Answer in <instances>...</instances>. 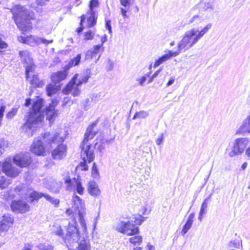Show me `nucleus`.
Masks as SVG:
<instances>
[{"instance_id":"f257e3e1","label":"nucleus","mask_w":250,"mask_h":250,"mask_svg":"<svg viewBox=\"0 0 250 250\" xmlns=\"http://www.w3.org/2000/svg\"><path fill=\"white\" fill-rule=\"evenodd\" d=\"M58 103L57 100L52 101V104L47 106L45 111L43 113L41 112V109L43 106L42 99L37 100L32 106V109L29 112L26 120L22 128L28 135H32V132L35 129L37 125L42 122L44 118L45 113L46 119L50 123L53 122L58 115L57 111L55 110V106Z\"/></svg>"},{"instance_id":"f03ea898","label":"nucleus","mask_w":250,"mask_h":250,"mask_svg":"<svg viewBox=\"0 0 250 250\" xmlns=\"http://www.w3.org/2000/svg\"><path fill=\"white\" fill-rule=\"evenodd\" d=\"M212 23H208L204 27H193L184 34L182 40L178 43L177 51L179 53L191 48L211 29Z\"/></svg>"},{"instance_id":"7ed1b4c3","label":"nucleus","mask_w":250,"mask_h":250,"mask_svg":"<svg viewBox=\"0 0 250 250\" xmlns=\"http://www.w3.org/2000/svg\"><path fill=\"white\" fill-rule=\"evenodd\" d=\"M74 221L69 223L64 241L69 250H91L89 243L84 237L80 236L78 229Z\"/></svg>"},{"instance_id":"20e7f679","label":"nucleus","mask_w":250,"mask_h":250,"mask_svg":"<svg viewBox=\"0 0 250 250\" xmlns=\"http://www.w3.org/2000/svg\"><path fill=\"white\" fill-rule=\"evenodd\" d=\"M96 125V123H93L89 125L84 134V137L81 145V157L83 158V162H81L77 167L78 169L82 170H87L88 166L86 165V162L90 163L94 159L93 150L91 149V146L87 142L89 140L92 139L95 135L96 132L94 131L93 129Z\"/></svg>"},{"instance_id":"39448f33","label":"nucleus","mask_w":250,"mask_h":250,"mask_svg":"<svg viewBox=\"0 0 250 250\" xmlns=\"http://www.w3.org/2000/svg\"><path fill=\"white\" fill-rule=\"evenodd\" d=\"M45 142L48 144H56L58 146L52 152V156L54 159L61 160L66 155V146L62 143L65 138V134L59 130L53 134L45 133L43 136Z\"/></svg>"},{"instance_id":"423d86ee","label":"nucleus","mask_w":250,"mask_h":250,"mask_svg":"<svg viewBox=\"0 0 250 250\" xmlns=\"http://www.w3.org/2000/svg\"><path fill=\"white\" fill-rule=\"evenodd\" d=\"M11 12L16 25L22 31L27 30L28 21L35 17L34 12L28 10L24 6L15 5L12 8Z\"/></svg>"},{"instance_id":"0eeeda50","label":"nucleus","mask_w":250,"mask_h":250,"mask_svg":"<svg viewBox=\"0 0 250 250\" xmlns=\"http://www.w3.org/2000/svg\"><path fill=\"white\" fill-rule=\"evenodd\" d=\"M90 70L87 69L85 74H75L65 87L63 89L62 93L65 95L71 93L74 97L78 96L81 91L79 86L83 83H87L90 77Z\"/></svg>"},{"instance_id":"6e6552de","label":"nucleus","mask_w":250,"mask_h":250,"mask_svg":"<svg viewBox=\"0 0 250 250\" xmlns=\"http://www.w3.org/2000/svg\"><path fill=\"white\" fill-rule=\"evenodd\" d=\"M143 220L136 219L134 221L136 225L133 223L132 221H124L119 220L114 225V228L118 232L126 234L127 235H133L137 234L139 232V227L136 225H140Z\"/></svg>"},{"instance_id":"1a4fd4ad","label":"nucleus","mask_w":250,"mask_h":250,"mask_svg":"<svg viewBox=\"0 0 250 250\" xmlns=\"http://www.w3.org/2000/svg\"><path fill=\"white\" fill-rule=\"evenodd\" d=\"M72 208L75 212H77L79 217V222L83 232H86L87 229L86 224L84 219V216L85 214V209L83 201L78 195H74L72 199Z\"/></svg>"},{"instance_id":"9d476101","label":"nucleus","mask_w":250,"mask_h":250,"mask_svg":"<svg viewBox=\"0 0 250 250\" xmlns=\"http://www.w3.org/2000/svg\"><path fill=\"white\" fill-rule=\"evenodd\" d=\"M250 141L247 138L236 139L232 143L231 149L229 152V156L233 157L242 154L249 144Z\"/></svg>"},{"instance_id":"9b49d317","label":"nucleus","mask_w":250,"mask_h":250,"mask_svg":"<svg viewBox=\"0 0 250 250\" xmlns=\"http://www.w3.org/2000/svg\"><path fill=\"white\" fill-rule=\"evenodd\" d=\"M18 41L24 43H26L31 46H36L41 43L48 44L53 42V40H47L45 39L35 36L30 35L26 37H18Z\"/></svg>"},{"instance_id":"f8f14e48","label":"nucleus","mask_w":250,"mask_h":250,"mask_svg":"<svg viewBox=\"0 0 250 250\" xmlns=\"http://www.w3.org/2000/svg\"><path fill=\"white\" fill-rule=\"evenodd\" d=\"M42 197H44L46 200L50 202L56 207H58L60 203V200L59 199L52 198L48 194L37 192L36 191H32L29 193L28 201L31 203H33L34 201H38V200Z\"/></svg>"},{"instance_id":"ddd939ff","label":"nucleus","mask_w":250,"mask_h":250,"mask_svg":"<svg viewBox=\"0 0 250 250\" xmlns=\"http://www.w3.org/2000/svg\"><path fill=\"white\" fill-rule=\"evenodd\" d=\"M13 163L21 167H26L31 163V158L28 153H21L16 154L13 158Z\"/></svg>"},{"instance_id":"4468645a","label":"nucleus","mask_w":250,"mask_h":250,"mask_svg":"<svg viewBox=\"0 0 250 250\" xmlns=\"http://www.w3.org/2000/svg\"><path fill=\"white\" fill-rule=\"evenodd\" d=\"M65 174L64 180L65 183L67 185V188L70 189L73 186L77 192L80 195H82L83 193L84 188L82 186L81 182L76 179H74L73 181H72L70 178L68 172H66Z\"/></svg>"},{"instance_id":"2eb2a0df","label":"nucleus","mask_w":250,"mask_h":250,"mask_svg":"<svg viewBox=\"0 0 250 250\" xmlns=\"http://www.w3.org/2000/svg\"><path fill=\"white\" fill-rule=\"evenodd\" d=\"M104 47H102V44H98L94 45L93 48L88 50L85 53V59L91 60L95 58L97 55L98 57L96 61V62L99 60L101 54L104 51Z\"/></svg>"},{"instance_id":"dca6fc26","label":"nucleus","mask_w":250,"mask_h":250,"mask_svg":"<svg viewBox=\"0 0 250 250\" xmlns=\"http://www.w3.org/2000/svg\"><path fill=\"white\" fill-rule=\"evenodd\" d=\"M29 205L22 200L14 201L11 205L12 210L17 213H24L29 210Z\"/></svg>"},{"instance_id":"f3484780","label":"nucleus","mask_w":250,"mask_h":250,"mask_svg":"<svg viewBox=\"0 0 250 250\" xmlns=\"http://www.w3.org/2000/svg\"><path fill=\"white\" fill-rule=\"evenodd\" d=\"M31 151L37 155H43L45 149L42 142L39 139H36L30 148Z\"/></svg>"},{"instance_id":"a211bd4d","label":"nucleus","mask_w":250,"mask_h":250,"mask_svg":"<svg viewBox=\"0 0 250 250\" xmlns=\"http://www.w3.org/2000/svg\"><path fill=\"white\" fill-rule=\"evenodd\" d=\"M179 54V51H177V50L175 51H168L167 54H164L155 61L153 67L156 68L170 59L172 57L177 56Z\"/></svg>"},{"instance_id":"6ab92c4d","label":"nucleus","mask_w":250,"mask_h":250,"mask_svg":"<svg viewBox=\"0 0 250 250\" xmlns=\"http://www.w3.org/2000/svg\"><path fill=\"white\" fill-rule=\"evenodd\" d=\"M236 133L242 135L250 134V115L242 121Z\"/></svg>"},{"instance_id":"aec40b11","label":"nucleus","mask_w":250,"mask_h":250,"mask_svg":"<svg viewBox=\"0 0 250 250\" xmlns=\"http://www.w3.org/2000/svg\"><path fill=\"white\" fill-rule=\"evenodd\" d=\"M13 223V218L8 214L2 216L0 222V230L7 231Z\"/></svg>"},{"instance_id":"412c9836","label":"nucleus","mask_w":250,"mask_h":250,"mask_svg":"<svg viewBox=\"0 0 250 250\" xmlns=\"http://www.w3.org/2000/svg\"><path fill=\"white\" fill-rule=\"evenodd\" d=\"M194 9H199V12L202 13L205 11H212L213 8L212 3L210 2L208 0H202L198 5L195 6Z\"/></svg>"},{"instance_id":"4be33fe9","label":"nucleus","mask_w":250,"mask_h":250,"mask_svg":"<svg viewBox=\"0 0 250 250\" xmlns=\"http://www.w3.org/2000/svg\"><path fill=\"white\" fill-rule=\"evenodd\" d=\"M87 190L89 194L93 197H97L101 194V190L97 184L94 181L88 183Z\"/></svg>"},{"instance_id":"5701e85b","label":"nucleus","mask_w":250,"mask_h":250,"mask_svg":"<svg viewBox=\"0 0 250 250\" xmlns=\"http://www.w3.org/2000/svg\"><path fill=\"white\" fill-rule=\"evenodd\" d=\"M67 73L65 71H59L54 73L51 75V80L54 83H59L64 80L66 77Z\"/></svg>"},{"instance_id":"b1692460","label":"nucleus","mask_w":250,"mask_h":250,"mask_svg":"<svg viewBox=\"0 0 250 250\" xmlns=\"http://www.w3.org/2000/svg\"><path fill=\"white\" fill-rule=\"evenodd\" d=\"M19 56L22 62L26 63L31 64L32 59L30 56L29 52L27 50H23L19 51Z\"/></svg>"},{"instance_id":"393cba45","label":"nucleus","mask_w":250,"mask_h":250,"mask_svg":"<svg viewBox=\"0 0 250 250\" xmlns=\"http://www.w3.org/2000/svg\"><path fill=\"white\" fill-rule=\"evenodd\" d=\"M88 14L90 16L88 17L87 20V26L88 27H91L96 24L97 17L96 13L88 12Z\"/></svg>"},{"instance_id":"a878e982","label":"nucleus","mask_w":250,"mask_h":250,"mask_svg":"<svg viewBox=\"0 0 250 250\" xmlns=\"http://www.w3.org/2000/svg\"><path fill=\"white\" fill-rule=\"evenodd\" d=\"M106 143V140L104 139H98L95 144V147L102 152L105 147Z\"/></svg>"},{"instance_id":"bb28decb","label":"nucleus","mask_w":250,"mask_h":250,"mask_svg":"<svg viewBox=\"0 0 250 250\" xmlns=\"http://www.w3.org/2000/svg\"><path fill=\"white\" fill-rule=\"evenodd\" d=\"M129 238V242L134 245H139L142 242V236L137 234L132 235Z\"/></svg>"},{"instance_id":"cd10ccee","label":"nucleus","mask_w":250,"mask_h":250,"mask_svg":"<svg viewBox=\"0 0 250 250\" xmlns=\"http://www.w3.org/2000/svg\"><path fill=\"white\" fill-rule=\"evenodd\" d=\"M149 115V111L142 110L136 112L133 117V119H145L147 118Z\"/></svg>"},{"instance_id":"c85d7f7f","label":"nucleus","mask_w":250,"mask_h":250,"mask_svg":"<svg viewBox=\"0 0 250 250\" xmlns=\"http://www.w3.org/2000/svg\"><path fill=\"white\" fill-rule=\"evenodd\" d=\"M47 94L49 96H51L55 94L58 91L57 86L52 84H49L46 86Z\"/></svg>"},{"instance_id":"c756f323","label":"nucleus","mask_w":250,"mask_h":250,"mask_svg":"<svg viewBox=\"0 0 250 250\" xmlns=\"http://www.w3.org/2000/svg\"><path fill=\"white\" fill-rule=\"evenodd\" d=\"M11 180L8 179L4 177H1L0 179V188L1 189L6 188L11 183Z\"/></svg>"},{"instance_id":"7c9ffc66","label":"nucleus","mask_w":250,"mask_h":250,"mask_svg":"<svg viewBox=\"0 0 250 250\" xmlns=\"http://www.w3.org/2000/svg\"><path fill=\"white\" fill-rule=\"evenodd\" d=\"M81 59V54H78L73 59H72L69 62V67L76 66L78 65L80 62Z\"/></svg>"},{"instance_id":"2f4dec72","label":"nucleus","mask_w":250,"mask_h":250,"mask_svg":"<svg viewBox=\"0 0 250 250\" xmlns=\"http://www.w3.org/2000/svg\"><path fill=\"white\" fill-rule=\"evenodd\" d=\"M18 110V107H13L6 115V118L8 120H11L17 114Z\"/></svg>"},{"instance_id":"473e14b6","label":"nucleus","mask_w":250,"mask_h":250,"mask_svg":"<svg viewBox=\"0 0 250 250\" xmlns=\"http://www.w3.org/2000/svg\"><path fill=\"white\" fill-rule=\"evenodd\" d=\"M53 230L56 235L59 236L63 235V233L62 228L58 224H55L53 226Z\"/></svg>"},{"instance_id":"72a5a7b5","label":"nucleus","mask_w":250,"mask_h":250,"mask_svg":"<svg viewBox=\"0 0 250 250\" xmlns=\"http://www.w3.org/2000/svg\"><path fill=\"white\" fill-rule=\"evenodd\" d=\"M91 175L92 177L94 179H99L100 177L98 169L96 164L95 163H93V167H92Z\"/></svg>"},{"instance_id":"f704fd0d","label":"nucleus","mask_w":250,"mask_h":250,"mask_svg":"<svg viewBox=\"0 0 250 250\" xmlns=\"http://www.w3.org/2000/svg\"><path fill=\"white\" fill-rule=\"evenodd\" d=\"M15 191L20 195H21L22 198L26 199L25 196V188H23L22 185L18 186L15 188Z\"/></svg>"},{"instance_id":"c9c22d12","label":"nucleus","mask_w":250,"mask_h":250,"mask_svg":"<svg viewBox=\"0 0 250 250\" xmlns=\"http://www.w3.org/2000/svg\"><path fill=\"white\" fill-rule=\"evenodd\" d=\"M89 10L88 12H92L96 13L94 11V8L95 7H98L99 6V1L98 0H91L89 3Z\"/></svg>"},{"instance_id":"e433bc0d","label":"nucleus","mask_w":250,"mask_h":250,"mask_svg":"<svg viewBox=\"0 0 250 250\" xmlns=\"http://www.w3.org/2000/svg\"><path fill=\"white\" fill-rule=\"evenodd\" d=\"M192 224L186 222V224L184 225V226L183 227V229L181 231V234L183 236H185V235L187 233L188 230L191 228L192 227Z\"/></svg>"},{"instance_id":"4c0bfd02","label":"nucleus","mask_w":250,"mask_h":250,"mask_svg":"<svg viewBox=\"0 0 250 250\" xmlns=\"http://www.w3.org/2000/svg\"><path fill=\"white\" fill-rule=\"evenodd\" d=\"M242 244V241L239 240H232L229 242V246L230 247L234 248H239Z\"/></svg>"},{"instance_id":"58836bf2","label":"nucleus","mask_w":250,"mask_h":250,"mask_svg":"<svg viewBox=\"0 0 250 250\" xmlns=\"http://www.w3.org/2000/svg\"><path fill=\"white\" fill-rule=\"evenodd\" d=\"M208 199V198H206L205 200V201L203 202V203L201 205L200 212H199V213H201V214H205L207 212V208L208 207V203H207Z\"/></svg>"},{"instance_id":"ea45409f","label":"nucleus","mask_w":250,"mask_h":250,"mask_svg":"<svg viewBox=\"0 0 250 250\" xmlns=\"http://www.w3.org/2000/svg\"><path fill=\"white\" fill-rule=\"evenodd\" d=\"M66 214L68 216H70V218H74V215L78 213L77 212H75V210L72 208V207H71V208H68L66 209L65 212ZM75 218L73 219V220H74Z\"/></svg>"},{"instance_id":"a19ab883","label":"nucleus","mask_w":250,"mask_h":250,"mask_svg":"<svg viewBox=\"0 0 250 250\" xmlns=\"http://www.w3.org/2000/svg\"><path fill=\"white\" fill-rule=\"evenodd\" d=\"M27 65L25 66V75L27 80L29 78V73L32 71L33 69L32 62L31 61V64L27 63Z\"/></svg>"},{"instance_id":"79ce46f5","label":"nucleus","mask_w":250,"mask_h":250,"mask_svg":"<svg viewBox=\"0 0 250 250\" xmlns=\"http://www.w3.org/2000/svg\"><path fill=\"white\" fill-rule=\"evenodd\" d=\"M149 211L147 210V209L144 207H141L139 209L138 214L140 216H142L144 215L148 214Z\"/></svg>"},{"instance_id":"37998d69","label":"nucleus","mask_w":250,"mask_h":250,"mask_svg":"<svg viewBox=\"0 0 250 250\" xmlns=\"http://www.w3.org/2000/svg\"><path fill=\"white\" fill-rule=\"evenodd\" d=\"M201 17L199 15H195L191 18L188 21L189 24L197 23L201 20Z\"/></svg>"},{"instance_id":"c03bdc74","label":"nucleus","mask_w":250,"mask_h":250,"mask_svg":"<svg viewBox=\"0 0 250 250\" xmlns=\"http://www.w3.org/2000/svg\"><path fill=\"white\" fill-rule=\"evenodd\" d=\"M120 4L125 8H128L132 3V0H120Z\"/></svg>"},{"instance_id":"a18cd8bd","label":"nucleus","mask_w":250,"mask_h":250,"mask_svg":"<svg viewBox=\"0 0 250 250\" xmlns=\"http://www.w3.org/2000/svg\"><path fill=\"white\" fill-rule=\"evenodd\" d=\"M38 248L41 250H53V247L51 245H44L42 244H40L38 246Z\"/></svg>"},{"instance_id":"49530a36","label":"nucleus","mask_w":250,"mask_h":250,"mask_svg":"<svg viewBox=\"0 0 250 250\" xmlns=\"http://www.w3.org/2000/svg\"><path fill=\"white\" fill-rule=\"evenodd\" d=\"M94 33L91 31V30H89L87 32H85L84 34V39L86 40H92L93 37H94Z\"/></svg>"},{"instance_id":"de8ad7c7","label":"nucleus","mask_w":250,"mask_h":250,"mask_svg":"<svg viewBox=\"0 0 250 250\" xmlns=\"http://www.w3.org/2000/svg\"><path fill=\"white\" fill-rule=\"evenodd\" d=\"M31 83L33 84L39 86L40 85V81L37 75H33L31 80Z\"/></svg>"},{"instance_id":"09e8293b","label":"nucleus","mask_w":250,"mask_h":250,"mask_svg":"<svg viewBox=\"0 0 250 250\" xmlns=\"http://www.w3.org/2000/svg\"><path fill=\"white\" fill-rule=\"evenodd\" d=\"M114 66V63L113 61L109 59L107 62V66L106 67V69L107 71H111Z\"/></svg>"},{"instance_id":"8fccbe9b","label":"nucleus","mask_w":250,"mask_h":250,"mask_svg":"<svg viewBox=\"0 0 250 250\" xmlns=\"http://www.w3.org/2000/svg\"><path fill=\"white\" fill-rule=\"evenodd\" d=\"M164 138V134L163 133L161 134L158 138L156 140V143L157 145H160L163 143Z\"/></svg>"},{"instance_id":"3c124183","label":"nucleus","mask_w":250,"mask_h":250,"mask_svg":"<svg viewBox=\"0 0 250 250\" xmlns=\"http://www.w3.org/2000/svg\"><path fill=\"white\" fill-rule=\"evenodd\" d=\"M6 107L5 105H1L0 107V126L1 124V121L3 117V113L5 111Z\"/></svg>"},{"instance_id":"603ef678","label":"nucleus","mask_w":250,"mask_h":250,"mask_svg":"<svg viewBox=\"0 0 250 250\" xmlns=\"http://www.w3.org/2000/svg\"><path fill=\"white\" fill-rule=\"evenodd\" d=\"M105 26L106 29L108 30L109 33H112V28L111 26V21L110 20H106L105 22Z\"/></svg>"},{"instance_id":"864d4df0","label":"nucleus","mask_w":250,"mask_h":250,"mask_svg":"<svg viewBox=\"0 0 250 250\" xmlns=\"http://www.w3.org/2000/svg\"><path fill=\"white\" fill-rule=\"evenodd\" d=\"M174 81H175V77L174 76H171L167 83V86L168 87V86L171 85L174 83Z\"/></svg>"},{"instance_id":"5fc2aeb1","label":"nucleus","mask_w":250,"mask_h":250,"mask_svg":"<svg viewBox=\"0 0 250 250\" xmlns=\"http://www.w3.org/2000/svg\"><path fill=\"white\" fill-rule=\"evenodd\" d=\"M245 155L247 157L248 159H250V143L249 146L245 150Z\"/></svg>"},{"instance_id":"6e6d98bb","label":"nucleus","mask_w":250,"mask_h":250,"mask_svg":"<svg viewBox=\"0 0 250 250\" xmlns=\"http://www.w3.org/2000/svg\"><path fill=\"white\" fill-rule=\"evenodd\" d=\"M194 216H195V214L194 213H191L188 217V220L187 222H189L191 224H193V219L194 218Z\"/></svg>"},{"instance_id":"4d7b16f0","label":"nucleus","mask_w":250,"mask_h":250,"mask_svg":"<svg viewBox=\"0 0 250 250\" xmlns=\"http://www.w3.org/2000/svg\"><path fill=\"white\" fill-rule=\"evenodd\" d=\"M137 81L139 82V84L141 85H143L144 83L145 82V81H146V77L145 76H143L142 77H141V78H139L137 80Z\"/></svg>"},{"instance_id":"13d9d810","label":"nucleus","mask_w":250,"mask_h":250,"mask_svg":"<svg viewBox=\"0 0 250 250\" xmlns=\"http://www.w3.org/2000/svg\"><path fill=\"white\" fill-rule=\"evenodd\" d=\"M101 43L100 44H102V47L103 46V44L107 41V35L104 34L101 37Z\"/></svg>"},{"instance_id":"bf43d9fd","label":"nucleus","mask_w":250,"mask_h":250,"mask_svg":"<svg viewBox=\"0 0 250 250\" xmlns=\"http://www.w3.org/2000/svg\"><path fill=\"white\" fill-rule=\"evenodd\" d=\"M7 44L3 42L1 39L0 38V49H3L7 47Z\"/></svg>"},{"instance_id":"052dcab7","label":"nucleus","mask_w":250,"mask_h":250,"mask_svg":"<svg viewBox=\"0 0 250 250\" xmlns=\"http://www.w3.org/2000/svg\"><path fill=\"white\" fill-rule=\"evenodd\" d=\"M49 1V0H36V2L38 5H43L45 4L46 2Z\"/></svg>"},{"instance_id":"680f3d73","label":"nucleus","mask_w":250,"mask_h":250,"mask_svg":"<svg viewBox=\"0 0 250 250\" xmlns=\"http://www.w3.org/2000/svg\"><path fill=\"white\" fill-rule=\"evenodd\" d=\"M146 250H155V247L150 243H148L146 247Z\"/></svg>"},{"instance_id":"e2e57ef3","label":"nucleus","mask_w":250,"mask_h":250,"mask_svg":"<svg viewBox=\"0 0 250 250\" xmlns=\"http://www.w3.org/2000/svg\"><path fill=\"white\" fill-rule=\"evenodd\" d=\"M120 9H121V14H122V16H123V17L126 18L127 17L126 16V13H127L126 10L122 7H121L120 8Z\"/></svg>"},{"instance_id":"0e129e2a","label":"nucleus","mask_w":250,"mask_h":250,"mask_svg":"<svg viewBox=\"0 0 250 250\" xmlns=\"http://www.w3.org/2000/svg\"><path fill=\"white\" fill-rule=\"evenodd\" d=\"M52 184H53V187H52V186H50L49 188H48L52 192H58V190L57 189V188L54 189V184H57L54 183V182H53Z\"/></svg>"},{"instance_id":"69168bd1","label":"nucleus","mask_w":250,"mask_h":250,"mask_svg":"<svg viewBox=\"0 0 250 250\" xmlns=\"http://www.w3.org/2000/svg\"><path fill=\"white\" fill-rule=\"evenodd\" d=\"M31 104V99H26L25 103V106H28Z\"/></svg>"},{"instance_id":"338daca9","label":"nucleus","mask_w":250,"mask_h":250,"mask_svg":"<svg viewBox=\"0 0 250 250\" xmlns=\"http://www.w3.org/2000/svg\"><path fill=\"white\" fill-rule=\"evenodd\" d=\"M161 70H158L157 71H156L152 76V79H154L155 78V77H156L159 74V73H160Z\"/></svg>"},{"instance_id":"774afa93","label":"nucleus","mask_w":250,"mask_h":250,"mask_svg":"<svg viewBox=\"0 0 250 250\" xmlns=\"http://www.w3.org/2000/svg\"><path fill=\"white\" fill-rule=\"evenodd\" d=\"M247 165H248V164L247 162L244 163L241 167L242 169L243 170H245L246 168Z\"/></svg>"}]
</instances>
